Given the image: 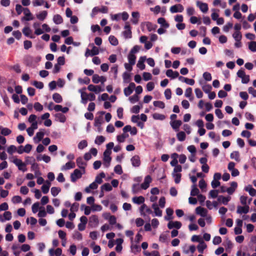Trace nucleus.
Masks as SVG:
<instances>
[{"label": "nucleus", "mask_w": 256, "mask_h": 256, "mask_svg": "<svg viewBox=\"0 0 256 256\" xmlns=\"http://www.w3.org/2000/svg\"><path fill=\"white\" fill-rule=\"evenodd\" d=\"M105 174L104 172H102L100 173L98 175L95 179L94 182H96V184L98 185V184H100L102 182V178L105 177Z\"/></svg>", "instance_id": "41"}, {"label": "nucleus", "mask_w": 256, "mask_h": 256, "mask_svg": "<svg viewBox=\"0 0 256 256\" xmlns=\"http://www.w3.org/2000/svg\"><path fill=\"white\" fill-rule=\"evenodd\" d=\"M111 154L112 152L109 150H105L104 152V165L106 168H108L110 166L112 160V158L110 157Z\"/></svg>", "instance_id": "2"}, {"label": "nucleus", "mask_w": 256, "mask_h": 256, "mask_svg": "<svg viewBox=\"0 0 256 256\" xmlns=\"http://www.w3.org/2000/svg\"><path fill=\"white\" fill-rule=\"evenodd\" d=\"M199 193V190L196 188V184H194L192 186V190L190 192V195L192 196H198Z\"/></svg>", "instance_id": "54"}, {"label": "nucleus", "mask_w": 256, "mask_h": 256, "mask_svg": "<svg viewBox=\"0 0 256 256\" xmlns=\"http://www.w3.org/2000/svg\"><path fill=\"white\" fill-rule=\"evenodd\" d=\"M140 100V97L137 94H134L133 96L129 97L128 100L132 104H134L138 102Z\"/></svg>", "instance_id": "60"}, {"label": "nucleus", "mask_w": 256, "mask_h": 256, "mask_svg": "<svg viewBox=\"0 0 256 256\" xmlns=\"http://www.w3.org/2000/svg\"><path fill=\"white\" fill-rule=\"evenodd\" d=\"M105 140V138L102 136H98L94 140V142L98 145L103 143Z\"/></svg>", "instance_id": "63"}, {"label": "nucleus", "mask_w": 256, "mask_h": 256, "mask_svg": "<svg viewBox=\"0 0 256 256\" xmlns=\"http://www.w3.org/2000/svg\"><path fill=\"white\" fill-rule=\"evenodd\" d=\"M132 202L136 204H140L144 202V198L142 196H135L132 199Z\"/></svg>", "instance_id": "39"}, {"label": "nucleus", "mask_w": 256, "mask_h": 256, "mask_svg": "<svg viewBox=\"0 0 256 256\" xmlns=\"http://www.w3.org/2000/svg\"><path fill=\"white\" fill-rule=\"evenodd\" d=\"M75 167V164L72 161H70L66 162L65 164L63 165L61 167V170L65 171L68 170L73 168Z\"/></svg>", "instance_id": "23"}, {"label": "nucleus", "mask_w": 256, "mask_h": 256, "mask_svg": "<svg viewBox=\"0 0 256 256\" xmlns=\"http://www.w3.org/2000/svg\"><path fill=\"white\" fill-rule=\"evenodd\" d=\"M124 30L122 34L126 38H130L132 36L131 27L128 22H126L124 27Z\"/></svg>", "instance_id": "6"}, {"label": "nucleus", "mask_w": 256, "mask_h": 256, "mask_svg": "<svg viewBox=\"0 0 256 256\" xmlns=\"http://www.w3.org/2000/svg\"><path fill=\"white\" fill-rule=\"evenodd\" d=\"M128 137V134H123L120 135H118L116 136V140L119 142H124L126 138Z\"/></svg>", "instance_id": "61"}, {"label": "nucleus", "mask_w": 256, "mask_h": 256, "mask_svg": "<svg viewBox=\"0 0 256 256\" xmlns=\"http://www.w3.org/2000/svg\"><path fill=\"white\" fill-rule=\"evenodd\" d=\"M73 238L78 240H81L82 239V234L78 231H75L72 234Z\"/></svg>", "instance_id": "62"}, {"label": "nucleus", "mask_w": 256, "mask_h": 256, "mask_svg": "<svg viewBox=\"0 0 256 256\" xmlns=\"http://www.w3.org/2000/svg\"><path fill=\"white\" fill-rule=\"evenodd\" d=\"M152 116L153 118L156 120H163L166 118V116L164 115L158 113H154Z\"/></svg>", "instance_id": "49"}, {"label": "nucleus", "mask_w": 256, "mask_h": 256, "mask_svg": "<svg viewBox=\"0 0 256 256\" xmlns=\"http://www.w3.org/2000/svg\"><path fill=\"white\" fill-rule=\"evenodd\" d=\"M184 10V6L181 4H177L172 6L170 10L171 13L182 12Z\"/></svg>", "instance_id": "7"}, {"label": "nucleus", "mask_w": 256, "mask_h": 256, "mask_svg": "<svg viewBox=\"0 0 256 256\" xmlns=\"http://www.w3.org/2000/svg\"><path fill=\"white\" fill-rule=\"evenodd\" d=\"M61 189L58 187H52L50 190L51 194L54 196H56L58 195Z\"/></svg>", "instance_id": "52"}, {"label": "nucleus", "mask_w": 256, "mask_h": 256, "mask_svg": "<svg viewBox=\"0 0 256 256\" xmlns=\"http://www.w3.org/2000/svg\"><path fill=\"white\" fill-rule=\"evenodd\" d=\"M152 182V178L150 176H146L144 178V182L140 185L141 188L143 190H146L149 187Z\"/></svg>", "instance_id": "11"}, {"label": "nucleus", "mask_w": 256, "mask_h": 256, "mask_svg": "<svg viewBox=\"0 0 256 256\" xmlns=\"http://www.w3.org/2000/svg\"><path fill=\"white\" fill-rule=\"evenodd\" d=\"M158 22L162 27L164 28H168L170 26L169 24L166 21L164 18H160L158 19Z\"/></svg>", "instance_id": "31"}, {"label": "nucleus", "mask_w": 256, "mask_h": 256, "mask_svg": "<svg viewBox=\"0 0 256 256\" xmlns=\"http://www.w3.org/2000/svg\"><path fill=\"white\" fill-rule=\"evenodd\" d=\"M17 150L16 147L14 145H10L7 148V152L8 154L12 155Z\"/></svg>", "instance_id": "58"}, {"label": "nucleus", "mask_w": 256, "mask_h": 256, "mask_svg": "<svg viewBox=\"0 0 256 256\" xmlns=\"http://www.w3.org/2000/svg\"><path fill=\"white\" fill-rule=\"evenodd\" d=\"M176 137L179 141L183 142L186 138V133L183 131L179 132L176 134Z\"/></svg>", "instance_id": "42"}, {"label": "nucleus", "mask_w": 256, "mask_h": 256, "mask_svg": "<svg viewBox=\"0 0 256 256\" xmlns=\"http://www.w3.org/2000/svg\"><path fill=\"white\" fill-rule=\"evenodd\" d=\"M248 48L252 52H256V42L252 41L250 42Z\"/></svg>", "instance_id": "64"}, {"label": "nucleus", "mask_w": 256, "mask_h": 256, "mask_svg": "<svg viewBox=\"0 0 256 256\" xmlns=\"http://www.w3.org/2000/svg\"><path fill=\"white\" fill-rule=\"evenodd\" d=\"M108 40L111 44L116 46L118 44V39L114 36H110L108 38Z\"/></svg>", "instance_id": "55"}, {"label": "nucleus", "mask_w": 256, "mask_h": 256, "mask_svg": "<svg viewBox=\"0 0 256 256\" xmlns=\"http://www.w3.org/2000/svg\"><path fill=\"white\" fill-rule=\"evenodd\" d=\"M182 226V223L178 221H170L168 224V227L169 229L176 228L180 229Z\"/></svg>", "instance_id": "13"}, {"label": "nucleus", "mask_w": 256, "mask_h": 256, "mask_svg": "<svg viewBox=\"0 0 256 256\" xmlns=\"http://www.w3.org/2000/svg\"><path fill=\"white\" fill-rule=\"evenodd\" d=\"M56 120L60 122L64 123L66 121V116L62 113H56L54 114Z\"/></svg>", "instance_id": "32"}, {"label": "nucleus", "mask_w": 256, "mask_h": 256, "mask_svg": "<svg viewBox=\"0 0 256 256\" xmlns=\"http://www.w3.org/2000/svg\"><path fill=\"white\" fill-rule=\"evenodd\" d=\"M135 87L136 84H134V83L130 82L128 86L124 88V92L125 96H128L131 94L132 93L134 90L135 88Z\"/></svg>", "instance_id": "8"}, {"label": "nucleus", "mask_w": 256, "mask_h": 256, "mask_svg": "<svg viewBox=\"0 0 256 256\" xmlns=\"http://www.w3.org/2000/svg\"><path fill=\"white\" fill-rule=\"evenodd\" d=\"M196 6L199 8L202 12L206 13L208 10V5L205 2L200 1L196 2Z\"/></svg>", "instance_id": "12"}, {"label": "nucleus", "mask_w": 256, "mask_h": 256, "mask_svg": "<svg viewBox=\"0 0 256 256\" xmlns=\"http://www.w3.org/2000/svg\"><path fill=\"white\" fill-rule=\"evenodd\" d=\"M130 161L132 166L134 167H138L140 165V158L138 155L133 156L131 158Z\"/></svg>", "instance_id": "15"}, {"label": "nucleus", "mask_w": 256, "mask_h": 256, "mask_svg": "<svg viewBox=\"0 0 256 256\" xmlns=\"http://www.w3.org/2000/svg\"><path fill=\"white\" fill-rule=\"evenodd\" d=\"M136 56V55L128 53V62L130 64H135Z\"/></svg>", "instance_id": "44"}, {"label": "nucleus", "mask_w": 256, "mask_h": 256, "mask_svg": "<svg viewBox=\"0 0 256 256\" xmlns=\"http://www.w3.org/2000/svg\"><path fill=\"white\" fill-rule=\"evenodd\" d=\"M23 12L25 16V17L22 18V20H26L27 21L33 20L32 14L28 8H24L23 10Z\"/></svg>", "instance_id": "21"}, {"label": "nucleus", "mask_w": 256, "mask_h": 256, "mask_svg": "<svg viewBox=\"0 0 256 256\" xmlns=\"http://www.w3.org/2000/svg\"><path fill=\"white\" fill-rule=\"evenodd\" d=\"M237 76L242 79V84H248L250 80L249 75H246L244 71L242 70H240L236 73Z\"/></svg>", "instance_id": "1"}, {"label": "nucleus", "mask_w": 256, "mask_h": 256, "mask_svg": "<svg viewBox=\"0 0 256 256\" xmlns=\"http://www.w3.org/2000/svg\"><path fill=\"white\" fill-rule=\"evenodd\" d=\"M0 132L2 135V136H7L12 133V130L7 128H4L2 126H0Z\"/></svg>", "instance_id": "33"}, {"label": "nucleus", "mask_w": 256, "mask_h": 256, "mask_svg": "<svg viewBox=\"0 0 256 256\" xmlns=\"http://www.w3.org/2000/svg\"><path fill=\"white\" fill-rule=\"evenodd\" d=\"M98 185L96 184V182H93L90 184L88 186L85 188L84 191L86 193H90V192L92 190H96L98 188Z\"/></svg>", "instance_id": "40"}, {"label": "nucleus", "mask_w": 256, "mask_h": 256, "mask_svg": "<svg viewBox=\"0 0 256 256\" xmlns=\"http://www.w3.org/2000/svg\"><path fill=\"white\" fill-rule=\"evenodd\" d=\"M52 98L56 103H60L62 100V96L58 93H55L52 95Z\"/></svg>", "instance_id": "53"}, {"label": "nucleus", "mask_w": 256, "mask_h": 256, "mask_svg": "<svg viewBox=\"0 0 256 256\" xmlns=\"http://www.w3.org/2000/svg\"><path fill=\"white\" fill-rule=\"evenodd\" d=\"M144 254L145 256H160L158 252L154 250L152 252H148V251H144Z\"/></svg>", "instance_id": "57"}, {"label": "nucleus", "mask_w": 256, "mask_h": 256, "mask_svg": "<svg viewBox=\"0 0 256 256\" xmlns=\"http://www.w3.org/2000/svg\"><path fill=\"white\" fill-rule=\"evenodd\" d=\"M230 196H220L218 197V200L219 202L223 204H224L226 205L228 202L230 200Z\"/></svg>", "instance_id": "36"}, {"label": "nucleus", "mask_w": 256, "mask_h": 256, "mask_svg": "<svg viewBox=\"0 0 256 256\" xmlns=\"http://www.w3.org/2000/svg\"><path fill=\"white\" fill-rule=\"evenodd\" d=\"M22 32L26 36L30 37L31 38H34V36L31 35L32 30L29 27H24L22 30Z\"/></svg>", "instance_id": "43"}, {"label": "nucleus", "mask_w": 256, "mask_h": 256, "mask_svg": "<svg viewBox=\"0 0 256 256\" xmlns=\"http://www.w3.org/2000/svg\"><path fill=\"white\" fill-rule=\"evenodd\" d=\"M178 79L184 82L190 86H193L194 84V80L193 79L186 78L182 76H179Z\"/></svg>", "instance_id": "35"}, {"label": "nucleus", "mask_w": 256, "mask_h": 256, "mask_svg": "<svg viewBox=\"0 0 256 256\" xmlns=\"http://www.w3.org/2000/svg\"><path fill=\"white\" fill-rule=\"evenodd\" d=\"M250 207L248 205H246L243 206H238L237 207L236 212L238 214H246L249 212Z\"/></svg>", "instance_id": "14"}, {"label": "nucleus", "mask_w": 256, "mask_h": 256, "mask_svg": "<svg viewBox=\"0 0 256 256\" xmlns=\"http://www.w3.org/2000/svg\"><path fill=\"white\" fill-rule=\"evenodd\" d=\"M88 89L90 91L95 92L96 94H98L104 90V89L100 86H94L93 84H90L88 86Z\"/></svg>", "instance_id": "10"}, {"label": "nucleus", "mask_w": 256, "mask_h": 256, "mask_svg": "<svg viewBox=\"0 0 256 256\" xmlns=\"http://www.w3.org/2000/svg\"><path fill=\"white\" fill-rule=\"evenodd\" d=\"M12 218V213L9 211L4 212L3 216L0 215V221L4 222L5 220H9Z\"/></svg>", "instance_id": "26"}, {"label": "nucleus", "mask_w": 256, "mask_h": 256, "mask_svg": "<svg viewBox=\"0 0 256 256\" xmlns=\"http://www.w3.org/2000/svg\"><path fill=\"white\" fill-rule=\"evenodd\" d=\"M132 242V244L130 248L132 252L134 254H136L137 252H140L141 250L140 247L137 244H134Z\"/></svg>", "instance_id": "51"}, {"label": "nucleus", "mask_w": 256, "mask_h": 256, "mask_svg": "<svg viewBox=\"0 0 256 256\" xmlns=\"http://www.w3.org/2000/svg\"><path fill=\"white\" fill-rule=\"evenodd\" d=\"M54 110L56 112H62V113H66L68 112L69 108L68 107H62L61 105L56 104L54 106Z\"/></svg>", "instance_id": "28"}, {"label": "nucleus", "mask_w": 256, "mask_h": 256, "mask_svg": "<svg viewBox=\"0 0 256 256\" xmlns=\"http://www.w3.org/2000/svg\"><path fill=\"white\" fill-rule=\"evenodd\" d=\"M246 191L248 192L251 196L256 195V190L251 185H248L244 188Z\"/></svg>", "instance_id": "38"}, {"label": "nucleus", "mask_w": 256, "mask_h": 256, "mask_svg": "<svg viewBox=\"0 0 256 256\" xmlns=\"http://www.w3.org/2000/svg\"><path fill=\"white\" fill-rule=\"evenodd\" d=\"M32 26L34 29V34L36 35H40L42 34L44 32V31L42 30V29H41L40 26V24L38 22H35L33 24Z\"/></svg>", "instance_id": "20"}, {"label": "nucleus", "mask_w": 256, "mask_h": 256, "mask_svg": "<svg viewBox=\"0 0 256 256\" xmlns=\"http://www.w3.org/2000/svg\"><path fill=\"white\" fill-rule=\"evenodd\" d=\"M12 162L18 166L20 170L24 172L26 171V164L22 162L21 160L16 158L14 159Z\"/></svg>", "instance_id": "3"}, {"label": "nucleus", "mask_w": 256, "mask_h": 256, "mask_svg": "<svg viewBox=\"0 0 256 256\" xmlns=\"http://www.w3.org/2000/svg\"><path fill=\"white\" fill-rule=\"evenodd\" d=\"M54 22L56 24H60L62 22L63 20L62 17L59 14H56L53 17Z\"/></svg>", "instance_id": "47"}, {"label": "nucleus", "mask_w": 256, "mask_h": 256, "mask_svg": "<svg viewBox=\"0 0 256 256\" xmlns=\"http://www.w3.org/2000/svg\"><path fill=\"white\" fill-rule=\"evenodd\" d=\"M212 14H211L212 18L213 20L216 21L219 18V15L218 12H219L218 10H216L215 8L212 9Z\"/></svg>", "instance_id": "46"}, {"label": "nucleus", "mask_w": 256, "mask_h": 256, "mask_svg": "<svg viewBox=\"0 0 256 256\" xmlns=\"http://www.w3.org/2000/svg\"><path fill=\"white\" fill-rule=\"evenodd\" d=\"M207 247L206 244L204 243V242L202 240L200 242L197 248L198 251L200 253H203V252L204 249H206Z\"/></svg>", "instance_id": "45"}, {"label": "nucleus", "mask_w": 256, "mask_h": 256, "mask_svg": "<svg viewBox=\"0 0 256 256\" xmlns=\"http://www.w3.org/2000/svg\"><path fill=\"white\" fill-rule=\"evenodd\" d=\"M230 157L232 159L235 160L237 162L240 161V154L238 151L232 152L230 154Z\"/></svg>", "instance_id": "34"}, {"label": "nucleus", "mask_w": 256, "mask_h": 256, "mask_svg": "<svg viewBox=\"0 0 256 256\" xmlns=\"http://www.w3.org/2000/svg\"><path fill=\"white\" fill-rule=\"evenodd\" d=\"M142 26L146 27L148 32L154 30L156 28V26L152 24L149 22H144L142 24Z\"/></svg>", "instance_id": "22"}, {"label": "nucleus", "mask_w": 256, "mask_h": 256, "mask_svg": "<svg viewBox=\"0 0 256 256\" xmlns=\"http://www.w3.org/2000/svg\"><path fill=\"white\" fill-rule=\"evenodd\" d=\"M132 18L131 19V21L132 24H136L138 22V18L140 17L139 13L137 12H134L132 13Z\"/></svg>", "instance_id": "37"}, {"label": "nucleus", "mask_w": 256, "mask_h": 256, "mask_svg": "<svg viewBox=\"0 0 256 256\" xmlns=\"http://www.w3.org/2000/svg\"><path fill=\"white\" fill-rule=\"evenodd\" d=\"M192 88H188L186 89L184 93L185 96L189 98L190 100H192L193 98L192 97Z\"/></svg>", "instance_id": "56"}, {"label": "nucleus", "mask_w": 256, "mask_h": 256, "mask_svg": "<svg viewBox=\"0 0 256 256\" xmlns=\"http://www.w3.org/2000/svg\"><path fill=\"white\" fill-rule=\"evenodd\" d=\"M51 186L50 182L48 180H46L44 182V184L42 186V192L44 194H47L50 190V188Z\"/></svg>", "instance_id": "29"}, {"label": "nucleus", "mask_w": 256, "mask_h": 256, "mask_svg": "<svg viewBox=\"0 0 256 256\" xmlns=\"http://www.w3.org/2000/svg\"><path fill=\"white\" fill-rule=\"evenodd\" d=\"M166 212L167 216L164 217V219L167 220H170L172 218V215L173 214V210L170 208H167L166 209Z\"/></svg>", "instance_id": "50"}, {"label": "nucleus", "mask_w": 256, "mask_h": 256, "mask_svg": "<svg viewBox=\"0 0 256 256\" xmlns=\"http://www.w3.org/2000/svg\"><path fill=\"white\" fill-rule=\"evenodd\" d=\"M152 209L154 210V216H162V212L158 207V204L156 203H154L152 206Z\"/></svg>", "instance_id": "19"}, {"label": "nucleus", "mask_w": 256, "mask_h": 256, "mask_svg": "<svg viewBox=\"0 0 256 256\" xmlns=\"http://www.w3.org/2000/svg\"><path fill=\"white\" fill-rule=\"evenodd\" d=\"M44 2L45 0H33L32 4L34 7H36L44 4Z\"/></svg>", "instance_id": "59"}, {"label": "nucleus", "mask_w": 256, "mask_h": 256, "mask_svg": "<svg viewBox=\"0 0 256 256\" xmlns=\"http://www.w3.org/2000/svg\"><path fill=\"white\" fill-rule=\"evenodd\" d=\"M84 173L83 170L81 171L78 169H76L70 175L72 182H75L78 179L82 177Z\"/></svg>", "instance_id": "5"}, {"label": "nucleus", "mask_w": 256, "mask_h": 256, "mask_svg": "<svg viewBox=\"0 0 256 256\" xmlns=\"http://www.w3.org/2000/svg\"><path fill=\"white\" fill-rule=\"evenodd\" d=\"M85 88L83 89H80L78 90V92L80 94L81 96V102L84 104H86L88 100V94H86L84 90Z\"/></svg>", "instance_id": "9"}, {"label": "nucleus", "mask_w": 256, "mask_h": 256, "mask_svg": "<svg viewBox=\"0 0 256 256\" xmlns=\"http://www.w3.org/2000/svg\"><path fill=\"white\" fill-rule=\"evenodd\" d=\"M99 222L98 217L96 215L92 216L89 218V223L92 226H96Z\"/></svg>", "instance_id": "30"}, {"label": "nucleus", "mask_w": 256, "mask_h": 256, "mask_svg": "<svg viewBox=\"0 0 256 256\" xmlns=\"http://www.w3.org/2000/svg\"><path fill=\"white\" fill-rule=\"evenodd\" d=\"M44 135V132L43 130H40L36 134V135L34 138V140L36 143L39 142L43 138Z\"/></svg>", "instance_id": "17"}, {"label": "nucleus", "mask_w": 256, "mask_h": 256, "mask_svg": "<svg viewBox=\"0 0 256 256\" xmlns=\"http://www.w3.org/2000/svg\"><path fill=\"white\" fill-rule=\"evenodd\" d=\"M48 16V12L46 10H42L36 14V18L40 20H44Z\"/></svg>", "instance_id": "27"}, {"label": "nucleus", "mask_w": 256, "mask_h": 256, "mask_svg": "<svg viewBox=\"0 0 256 256\" xmlns=\"http://www.w3.org/2000/svg\"><path fill=\"white\" fill-rule=\"evenodd\" d=\"M99 12L106 14L108 12V8L106 6H102L100 8L97 6L94 8L90 14L91 17L94 18Z\"/></svg>", "instance_id": "4"}, {"label": "nucleus", "mask_w": 256, "mask_h": 256, "mask_svg": "<svg viewBox=\"0 0 256 256\" xmlns=\"http://www.w3.org/2000/svg\"><path fill=\"white\" fill-rule=\"evenodd\" d=\"M76 164L80 168L83 170V172H84V166L85 164L83 162V160L82 158H78L76 159Z\"/></svg>", "instance_id": "48"}, {"label": "nucleus", "mask_w": 256, "mask_h": 256, "mask_svg": "<svg viewBox=\"0 0 256 256\" xmlns=\"http://www.w3.org/2000/svg\"><path fill=\"white\" fill-rule=\"evenodd\" d=\"M146 60V56H140L139 58L138 63L136 64V66L140 70H143L145 68L146 66H145V64L144 63V62Z\"/></svg>", "instance_id": "18"}, {"label": "nucleus", "mask_w": 256, "mask_h": 256, "mask_svg": "<svg viewBox=\"0 0 256 256\" xmlns=\"http://www.w3.org/2000/svg\"><path fill=\"white\" fill-rule=\"evenodd\" d=\"M182 124V122L180 120H170V122L171 126L176 132L178 131L179 128Z\"/></svg>", "instance_id": "16"}, {"label": "nucleus", "mask_w": 256, "mask_h": 256, "mask_svg": "<svg viewBox=\"0 0 256 256\" xmlns=\"http://www.w3.org/2000/svg\"><path fill=\"white\" fill-rule=\"evenodd\" d=\"M166 75L167 76L170 78L172 79L179 77V73L178 72L173 71L170 69L166 70Z\"/></svg>", "instance_id": "25"}, {"label": "nucleus", "mask_w": 256, "mask_h": 256, "mask_svg": "<svg viewBox=\"0 0 256 256\" xmlns=\"http://www.w3.org/2000/svg\"><path fill=\"white\" fill-rule=\"evenodd\" d=\"M196 212L200 216L202 217L206 216L208 212L206 209L200 206H198L196 208Z\"/></svg>", "instance_id": "24"}]
</instances>
